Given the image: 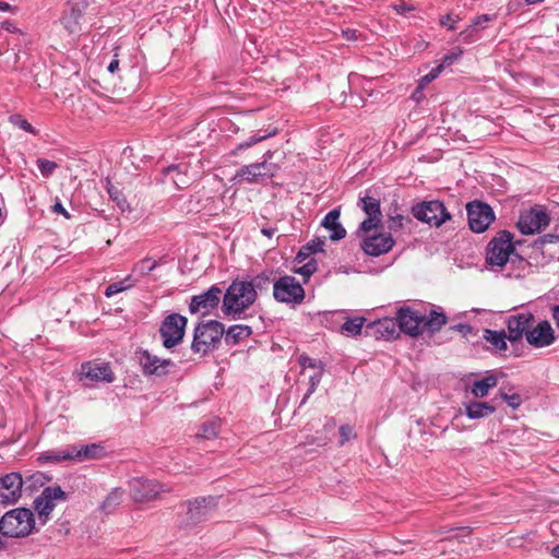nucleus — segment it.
<instances>
[{"label":"nucleus","mask_w":559,"mask_h":559,"mask_svg":"<svg viewBox=\"0 0 559 559\" xmlns=\"http://www.w3.org/2000/svg\"><path fill=\"white\" fill-rule=\"evenodd\" d=\"M257 299V293L248 282L236 281L226 290L223 298V311L227 314H239Z\"/></svg>","instance_id":"1"},{"label":"nucleus","mask_w":559,"mask_h":559,"mask_svg":"<svg viewBox=\"0 0 559 559\" xmlns=\"http://www.w3.org/2000/svg\"><path fill=\"white\" fill-rule=\"evenodd\" d=\"M224 332L223 324L217 321L198 324L194 329L192 350L200 355L213 352L219 345Z\"/></svg>","instance_id":"2"},{"label":"nucleus","mask_w":559,"mask_h":559,"mask_svg":"<svg viewBox=\"0 0 559 559\" xmlns=\"http://www.w3.org/2000/svg\"><path fill=\"white\" fill-rule=\"evenodd\" d=\"M35 520L31 510L14 509L1 518L0 532L10 537H24L32 532Z\"/></svg>","instance_id":"3"},{"label":"nucleus","mask_w":559,"mask_h":559,"mask_svg":"<svg viewBox=\"0 0 559 559\" xmlns=\"http://www.w3.org/2000/svg\"><path fill=\"white\" fill-rule=\"evenodd\" d=\"M514 253L515 249L512 234L510 231L502 230L489 241L486 252V262L491 267L501 269Z\"/></svg>","instance_id":"4"},{"label":"nucleus","mask_w":559,"mask_h":559,"mask_svg":"<svg viewBox=\"0 0 559 559\" xmlns=\"http://www.w3.org/2000/svg\"><path fill=\"white\" fill-rule=\"evenodd\" d=\"M130 496L135 502H150L168 492L169 488L156 480L134 478L130 481Z\"/></svg>","instance_id":"5"},{"label":"nucleus","mask_w":559,"mask_h":559,"mask_svg":"<svg viewBox=\"0 0 559 559\" xmlns=\"http://www.w3.org/2000/svg\"><path fill=\"white\" fill-rule=\"evenodd\" d=\"M187 325V318L178 313L167 316L159 329L163 338V345L166 348H171L179 344L185 335Z\"/></svg>","instance_id":"6"},{"label":"nucleus","mask_w":559,"mask_h":559,"mask_svg":"<svg viewBox=\"0 0 559 559\" xmlns=\"http://www.w3.org/2000/svg\"><path fill=\"white\" fill-rule=\"evenodd\" d=\"M271 157L272 153L269 151L265 153V159L262 163L242 166L235 175L234 180L236 182H241L242 180L249 182H258L260 180L273 177L277 171V166L267 162V159Z\"/></svg>","instance_id":"7"},{"label":"nucleus","mask_w":559,"mask_h":559,"mask_svg":"<svg viewBox=\"0 0 559 559\" xmlns=\"http://www.w3.org/2000/svg\"><path fill=\"white\" fill-rule=\"evenodd\" d=\"M273 295L280 302L300 304L305 298V290L295 277L283 276L274 283Z\"/></svg>","instance_id":"8"},{"label":"nucleus","mask_w":559,"mask_h":559,"mask_svg":"<svg viewBox=\"0 0 559 559\" xmlns=\"http://www.w3.org/2000/svg\"><path fill=\"white\" fill-rule=\"evenodd\" d=\"M413 215L421 222L439 227L450 219V214L439 201H428L417 204L412 210Z\"/></svg>","instance_id":"9"},{"label":"nucleus","mask_w":559,"mask_h":559,"mask_svg":"<svg viewBox=\"0 0 559 559\" xmlns=\"http://www.w3.org/2000/svg\"><path fill=\"white\" fill-rule=\"evenodd\" d=\"M468 225L475 233L485 231L495 219L492 209L481 202H472L467 205Z\"/></svg>","instance_id":"10"},{"label":"nucleus","mask_w":559,"mask_h":559,"mask_svg":"<svg viewBox=\"0 0 559 559\" xmlns=\"http://www.w3.org/2000/svg\"><path fill=\"white\" fill-rule=\"evenodd\" d=\"M549 224V217L542 209H530L521 213L518 222L520 231L531 235L540 231Z\"/></svg>","instance_id":"11"},{"label":"nucleus","mask_w":559,"mask_h":559,"mask_svg":"<svg viewBox=\"0 0 559 559\" xmlns=\"http://www.w3.org/2000/svg\"><path fill=\"white\" fill-rule=\"evenodd\" d=\"M138 360L145 376H166L169 368L174 366L170 359H162L147 350L138 354Z\"/></svg>","instance_id":"12"},{"label":"nucleus","mask_w":559,"mask_h":559,"mask_svg":"<svg viewBox=\"0 0 559 559\" xmlns=\"http://www.w3.org/2000/svg\"><path fill=\"white\" fill-rule=\"evenodd\" d=\"M358 205L366 214V218L361 222L359 229L365 234L376 229L382 219L379 200L371 197L360 198Z\"/></svg>","instance_id":"13"},{"label":"nucleus","mask_w":559,"mask_h":559,"mask_svg":"<svg viewBox=\"0 0 559 559\" xmlns=\"http://www.w3.org/2000/svg\"><path fill=\"white\" fill-rule=\"evenodd\" d=\"M23 480L19 473H10L0 478V503L12 504L21 497Z\"/></svg>","instance_id":"14"},{"label":"nucleus","mask_w":559,"mask_h":559,"mask_svg":"<svg viewBox=\"0 0 559 559\" xmlns=\"http://www.w3.org/2000/svg\"><path fill=\"white\" fill-rule=\"evenodd\" d=\"M63 500H66V492L59 486H53L45 488L35 499L34 504L39 516L46 519L55 509L56 503Z\"/></svg>","instance_id":"15"},{"label":"nucleus","mask_w":559,"mask_h":559,"mask_svg":"<svg viewBox=\"0 0 559 559\" xmlns=\"http://www.w3.org/2000/svg\"><path fill=\"white\" fill-rule=\"evenodd\" d=\"M393 246L394 240L388 233L367 235L361 243L365 253L372 257H379L389 252Z\"/></svg>","instance_id":"16"},{"label":"nucleus","mask_w":559,"mask_h":559,"mask_svg":"<svg viewBox=\"0 0 559 559\" xmlns=\"http://www.w3.org/2000/svg\"><path fill=\"white\" fill-rule=\"evenodd\" d=\"M221 289L217 287H211L206 293L194 296L190 304V311L192 313L200 312L202 316H206L214 309L221 300Z\"/></svg>","instance_id":"17"},{"label":"nucleus","mask_w":559,"mask_h":559,"mask_svg":"<svg viewBox=\"0 0 559 559\" xmlns=\"http://www.w3.org/2000/svg\"><path fill=\"white\" fill-rule=\"evenodd\" d=\"M526 341L537 348L551 345L555 342V335L550 323L540 321L536 326L526 331Z\"/></svg>","instance_id":"18"},{"label":"nucleus","mask_w":559,"mask_h":559,"mask_svg":"<svg viewBox=\"0 0 559 559\" xmlns=\"http://www.w3.org/2000/svg\"><path fill=\"white\" fill-rule=\"evenodd\" d=\"M87 7V0H71L70 12L66 13L61 22L70 34H76L82 29L83 11Z\"/></svg>","instance_id":"19"},{"label":"nucleus","mask_w":559,"mask_h":559,"mask_svg":"<svg viewBox=\"0 0 559 559\" xmlns=\"http://www.w3.org/2000/svg\"><path fill=\"white\" fill-rule=\"evenodd\" d=\"M81 379H87L92 382H112L114 373L108 365L106 364H96V362H85L81 366L80 370Z\"/></svg>","instance_id":"20"},{"label":"nucleus","mask_w":559,"mask_h":559,"mask_svg":"<svg viewBox=\"0 0 559 559\" xmlns=\"http://www.w3.org/2000/svg\"><path fill=\"white\" fill-rule=\"evenodd\" d=\"M397 321L400 329L412 336H417L423 332L424 316L411 309H401L397 313Z\"/></svg>","instance_id":"21"},{"label":"nucleus","mask_w":559,"mask_h":559,"mask_svg":"<svg viewBox=\"0 0 559 559\" xmlns=\"http://www.w3.org/2000/svg\"><path fill=\"white\" fill-rule=\"evenodd\" d=\"M532 320L533 314L530 312H521L511 316L507 322L509 340L512 342L521 340L523 334H526V331H528V325Z\"/></svg>","instance_id":"22"},{"label":"nucleus","mask_w":559,"mask_h":559,"mask_svg":"<svg viewBox=\"0 0 559 559\" xmlns=\"http://www.w3.org/2000/svg\"><path fill=\"white\" fill-rule=\"evenodd\" d=\"M340 209H334L330 211L323 218L321 225L330 231V239L333 241H337L343 239L346 236V230L340 223Z\"/></svg>","instance_id":"23"},{"label":"nucleus","mask_w":559,"mask_h":559,"mask_svg":"<svg viewBox=\"0 0 559 559\" xmlns=\"http://www.w3.org/2000/svg\"><path fill=\"white\" fill-rule=\"evenodd\" d=\"M209 514L206 500H194L189 502L187 511V525H194L203 521Z\"/></svg>","instance_id":"24"},{"label":"nucleus","mask_w":559,"mask_h":559,"mask_svg":"<svg viewBox=\"0 0 559 559\" xmlns=\"http://www.w3.org/2000/svg\"><path fill=\"white\" fill-rule=\"evenodd\" d=\"M496 408L485 402H469L465 405V414L471 419H479L495 413Z\"/></svg>","instance_id":"25"},{"label":"nucleus","mask_w":559,"mask_h":559,"mask_svg":"<svg viewBox=\"0 0 559 559\" xmlns=\"http://www.w3.org/2000/svg\"><path fill=\"white\" fill-rule=\"evenodd\" d=\"M498 384V379L495 374H488L485 378L474 382L471 393L476 399H481L488 395L489 390Z\"/></svg>","instance_id":"26"},{"label":"nucleus","mask_w":559,"mask_h":559,"mask_svg":"<svg viewBox=\"0 0 559 559\" xmlns=\"http://www.w3.org/2000/svg\"><path fill=\"white\" fill-rule=\"evenodd\" d=\"M447 323V317L443 312L431 310L428 317L424 316L423 330L431 332L439 331Z\"/></svg>","instance_id":"27"},{"label":"nucleus","mask_w":559,"mask_h":559,"mask_svg":"<svg viewBox=\"0 0 559 559\" xmlns=\"http://www.w3.org/2000/svg\"><path fill=\"white\" fill-rule=\"evenodd\" d=\"M123 499V490L121 488H114L100 504L102 511L106 513L112 512Z\"/></svg>","instance_id":"28"},{"label":"nucleus","mask_w":559,"mask_h":559,"mask_svg":"<svg viewBox=\"0 0 559 559\" xmlns=\"http://www.w3.org/2000/svg\"><path fill=\"white\" fill-rule=\"evenodd\" d=\"M484 338L492 346L493 349H507L506 335L503 332H497L487 329L484 331Z\"/></svg>","instance_id":"29"},{"label":"nucleus","mask_w":559,"mask_h":559,"mask_svg":"<svg viewBox=\"0 0 559 559\" xmlns=\"http://www.w3.org/2000/svg\"><path fill=\"white\" fill-rule=\"evenodd\" d=\"M81 453V462L100 459L104 455V449L102 445L93 443V444H82L80 445Z\"/></svg>","instance_id":"30"},{"label":"nucleus","mask_w":559,"mask_h":559,"mask_svg":"<svg viewBox=\"0 0 559 559\" xmlns=\"http://www.w3.org/2000/svg\"><path fill=\"white\" fill-rule=\"evenodd\" d=\"M251 329L247 325H234L226 333V342L236 344L239 341L249 337Z\"/></svg>","instance_id":"31"},{"label":"nucleus","mask_w":559,"mask_h":559,"mask_svg":"<svg viewBox=\"0 0 559 559\" xmlns=\"http://www.w3.org/2000/svg\"><path fill=\"white\" fill-rule=\"evenodd\" d=\"M364 323L365 318L361 317L348 319L347 321L344 322V324L341 328L342 333L347 336H356L360 334Z\"/></svg>","instance_id":"32"},{"label":"nucleus","mask_w":559,"mask_h":559,"mask_svg":"<svg viewBox=\"0 0 559 559\" xmlns=\"http://www.w3.org/2000/svg\"><path fill=\"white\" fill-rule=\"evenodd\" d=\"M134 283H135V281H133L131 278V276H127L124 280H122L120 282L112 283L109 286H107V288L105 290V296L108 298L112 297L114 295H116L118 293H121L123 290H127V289L133 287Z\"/></svg>","instance_id":"33"},{"label":"nucleus","mask_w":559,"mask_h":559,"mask_svg":"<svg viewBox=\"0 0 559 559\" xmlns=\"http://www.w3.org/2000/svg\"><path fill=\"white\" fill-rule=\"evenodd\" d=\"M37 167L40 171V175L44 178H49L53 175V173L58 169V164L56 162L46 159V158H38L36 160Z\"/></svg>","instance_id":"34"},{"label":"nucleus","mask_w":559,"mask_h":559,"mask_svg":"<svg viewBox=\"0 0 559 559\" xmlns=\"http://www.w3.org/2000/svg\"><path fill=\"white\" fill-rule=\"evenodd\" d=\"M322 373H323V367L311 371V373L309 374V389L304 397V401L306 399H308L316 391L318 384L321 381Z\"/></svg>","instance_id":"35"},{"label":"nucleus","mask_w":559,"mask_h":559,"mask_svg":"<svg viewBox=\"0 0 559 559\" xmlns=\"http://www.w3.org/2000/svg\"><path fill=\"white\" fill-rule=\"evenodd\" d=\"M156 261L150 258H145L134 265L133 272H136L140 275H146L150 272H152L156 267Z\"/></svg>","instance_id":"36"},{"label":"nucleus","mask_w":559,"mask_h":559,"mask_svg":"<svg viewBox=\"0 0 559 559\" xmlns=\"http://www.w3.org/2000/svg\"><path fill=\"white\" fill-rule=\"evenodd\" d=\"M218 432V426L215 421H211L207 424H204L200 431L198 432L197 437L202 439H213L217 436Z\"/></svg>","instance_id":"37"},{"label":"nucleus","mask_w":559,"mask_h":559,"mask_svg":"<svg viewBox=\"0 0 559 559\" xmlns=\"http://www.w3.org/2000/svg\"><path fill=\"white\" fill-rule=\"evenodd\" d=\"M322 246H323L322 241H318V242L313 241L311 243H308L305 248H302L299 251V253L297 255V260L300 263L304 262L310 253L322 251Z\"/></svg>","instance_id":"38"},{"label":"nucleus","mask_w":559,"mask_h":559,"mask_svg":"<svg viewBox=\"0 0 559 559\" xmlns=\"http://www.w3.org/2000/svg\"><path fill=\"white\" fill-rule=\"evenodd\" d=\"M61 459L64 461L81 463L80 445L73 444L66 449H62Z\"/></svg>","instance_id":"39"},{"label":"nucleus","mask_w":559,"mask_h":559,"mask_svg":"<svg viewBox=\"0 0 559 559\" xmlns=\"http://www.w3.org/2000/svg\"><path fill=\"white\" fill-rule=\"evenodd\" d=\"M298 361H299V365L302 368L304 372H306L308 369L310 371H313V370H316L318 368L323 367L321 361L312 359V358H310V357H308L306 355L299 356Z\"/></svg>","instance_id":"40"},{"label":"nucleus","mask_w":559,"mask_h":559,"mask_svg":"<svg viewBox=\"0 0 559 559\" xmlns=\"http://www.w3.org/2000/svg\"><path fill=\"white\" fill-rule=\"evenodd\" d=\"M61 455H62V450H51V451H47V452L40 454L38 460L44 463L64 462V460L61 459Z\"/></svg>","instance_id":"41"},{"label":"nucleus","mask_w":559,"mask_h":559,"mask_svg":"<svg viewBox=\"0 0 559 559\" xmlns=\"http://www.w3.org/2000/svg\"><path fill=\"white\" fill-rule=\"evenodd\" d=\"M248 284L251 285V287H253V289L257 293L258 290L267 288L270 284V278L265 273H261L253 277L251 282H248Z\"/></svg>","instance_id":"42"},{"label":"nucleus","mask_w":559,"mask_h":559,"mask_svg":"<svg viewBox=\"0 0 559 559\" xmlns=\"http://www.w3.org/2000/svg\"><path fill=\"white\" fill-rule=\"evenodd\" d=\"M443 71V64H439L433 68L428 74L424 75L419 81V88H424L426 85L431 83L439 74Z\"/></svg>","instance_id":"43"},{"label":"nucleus","mask_w":559,"mask_h":559,"mask_svg":"<svg viewBox=\"0 0 559 559\" xmlns=\"http://www.w3.org/2000/svg\"><path fill=\"white\" fill-rule=\"evenodd\" d=\"M10 120L13 124H15L16 127H19L22 130H24L28 133H33V134L36 133L35 129L32 127V124L27 120L23 119L21 116H12L10 118Z\"/></svg>","instance_id":"44"},{"label":"nucleus","mask_w":559,"mask_h":559,"mask_svg":"<svg viewBox=\"0 0 559 559\" xmlns=\"http://www.w3.org/2000/svg\"><path fill=\"white\" fill-rule=\"evenodd\" d=\"M340 444L343 445L345 442L354 439L356 437V433L354 431V428L349 425H343L340 427Z\"/></svg>","instance_id":"45"},{"label":"nucleus","mask_w":559,"mask_h":559,"mask_svg":"<svg viewBox=\"0 0 559 559\" xmlns=\"http://www.w3.org/2000/svg\"><path fill=\"white\" fill-rule=\"evenodd\" d=\"M314 261L306 262L302 266L295 270V273L302 275L306 280H308L316 271Z\"/></svg>","instance_id":"46"},{"label":"nucleus","mask_w":559,"mask_h":559,"mask_svg":"<svg viewBox=\"0 0 559 559\" xmlns=\"http://www.w3.org/2000/svg\"><path fill=\"white\" fill-rule=\"evenodd\" d=\"M462 53H463V50L460 48H456V49L450 51L449 53H447L443 57L441 64H443V68L451 66L454 61H456L462 56Z\"/></svg>","instance_id":"47"},{"label":"nucleus","mask_w":559,"mask_h":559,"mask_svg":"<svg viewBox=\"0 0 559 559\" xmlns=\"http://www.w3.org/2000/svg\"><path fill=\"white\" fill-rule=\"evenodd\" d=\"M271 134L272 133H267V134H264V135H261V136L253 135V136L250 138L249 141L240 143L237 146L236 151H241V150L249 148L250 146L261 142L262 140H264L266 138H269Z\"/></svg>","instance_id":"48"},{"label":"nucleus","mask_w":559,"mask_h":559,"mask_svg":"<svg viewBox=\"0 0 559 559\" xmlns=\"http://www.w3.org/2000/svg\"><path fill=\"white\" fill-rule=\"evenodd\" d=\"M501 396L512 408H518L522 403V399L519 394L501 393Z\"/></svg>","instance_id":"49"},{"label":"nucleus","mask_w":559,"mask_h":559,"mask_svg":"<svg viewBox=\"0 0 559 559\" xmlns=\"http://www.w3.org/2000/svg\"><path fill=\"white\" fill-rule=\"evenodd\" d=\"M490 21H492V16L483 14L477 16L471 25L474 26L476 31H478L479 27H485V24Z\"/></svg>","instance_id":"50"},{"label":"nucleus","mask_w":559,"mask_h":559,"mask_svg":"<svg viewBox=\"0 0 559 559\" xmlns=\"http://www.w3.org/2000/svg\"><path fill=\"white\" fill-rule=\"evenodd\" d=\"M404 217L402 215L391 216L389 219V228L396 230L403 227Z\"/></svg>","instance_id":"51"},{"label":"nucleus","mask_w":559,"mask_h":559,"mask_svg":"<svg viewBox=\"0 0 559 559\" xmlns=\"http://www.w3.org/2000/svg\"><path fill=\"white\" fill-rule=\"evenodd\" d=\"M477 31L474 28V26L469 25L466 29L460 33V37L465 43H471L474 40V35Z\"/></svg>","instance_id":"52"},{"label":"nucleus","mask_w":559,"mask_h":559,"mask_svg":"<svg viewBox=\"0 0 559 559\" xmlns=\"http://www.w3.org/2000/svg\"><path fill=\"white\" fill-rule=\"evenodd\" d=\"M459 17H454L451 14H448L441 19V25L447 26L449 29L455 28V23L457 22Z\"/></svg>","instance_id":"53"},{"label":"nucleus","mask_w":559,"mask_h":559,"mask_svg":"<svg viewBox=\"0 0 559 559\" xmlns=\"http://www.w3.org/2000/svg\"><path fill=\"white\" fill-rule=\"evenodd\" d=\"M52 211L57 214L63 215L66 218H70L69 212L63 207V205L60 202H56L52 206Z\"/></svg>","instance_id":"54"},{"label":"nucleus","mask_w":559,"mask_h":559,"mask_svg":"<svg viewBox=\"0 0 559 559\" xmlns=\"http://www.w3.org/2000/svg\"><path fill=\"white\" fill-rule=\"evenodd\" d=\"M452 330H455L464 335H467L472 332V328L467 324H457L451 328Z\"/></svg>","instance_id":"55"},{"label":"nucleus","mask_w":559,"mask_h":559,"mask_svg":"<svg viewBox=\"0 0 559 559\" xmlns=\"http://www.w3.org/2000/svg\"><path fill=\"white\" fill-rule=\"evenodd\" d=\"M459 533L453 536V538L461 540L463 537L468 536L471 533V530L468 527H462L457 530Z\"/></svg>","instance_id":"56"},{"label":"nucleus","mask_w":559,"mask_h":559,"mask_svg":"<svg viewBox=\"0 0 559 559\" xmlns=\"http://www.w3.org/2000/svg\"><path fill=\"white\" fill-rule=\"evenodd\" d=\"M343 35L347 40H356L357 32L355 29H345L343 31Z\"/></svg>","instance_id":"57"},{"label":"nucleus","mask_w":559,"mask_h":559,"mask_svg":"<svg viewBox=\"0 0 559 559\" xmlns=\"http://www.w3.org/2000/svg\"><path fill=\"white\" fill-rule=\"evenodd\" d=\"M119 68V60L117 58L112 59L108 64L107 69L110 73H115Z\"/></svg>","instance_id":"58"},{"label":"nucleus","mask_w":559,"mask_h":559,"mask_svg":"<svg viewBox=\"0 0 559 559\" xmlns=\"http://www.w3.org/2000/svg\"><path fill=\"white\" fill-rule=\"evenodd\" d=\"M394 9L399 12V13H404L408 10H411V8H408L405 3H402V4H397L394 7Z\"/></svg>","instance_id":"59"},{"label":"nucleus","mask_w":559,"mask_h":559,"mask_svg":"<svg viewBox=\"0 0 559 559\" xmlns=\"http://www.w3.org/2000/svg\"><path fill=\"white\" fill-rule=\"evenodd\" d=\"M552 316L557 326L559 328V305L554 308Z\"/></svg>","instance_id":"60"},{"label":"nucleus","mask_w":559,"mask_h":559,"mask_svg":"<svg viewBox=\"0 0 559 559\" xmlns=\"http://www.w3.org/2000/svg\"><path fill=\"white\" fill-rule=\"evenodd\" d=\"M174 182L176 183L177 187L179 188H182L183 186H186L188 182L186 180H182L180 178H174Z\"/></svg>","instance_id":"61"},{"label":"nucleus","mask_w":559,"mask_h":559,"mask_svg":"<svg viewBox=\"0 0 559 559\" xmlns=\"http://www.w3.org/2000/svg\"><path fill=\"white\" fill-rule=\"evenodd\" d=\"M551 555L552 557L559 559V545L551 548Z\"/></svg>","instance_id":"62"},{"label":"nucleus","mask_w":559,"mask_h":559,"mask_svg":"<svg viewBox=\"0 0 559 559\" xmlns=\"http://www.w3.org/2000/svg\"><path fill=\"white\" fill-rule=\"evenodd\" d=\"M10 9V4L4 1H0V11H8Z\"/></svg>","instance_id":"63"},{"label":"nucleus","mask_w":559,"mask_h":559,"mask_svg":"<svg viewBox=\"0 0 559 559\" xmlns=\"http://www.w3.org/2000/svg\"><path fill=\"white\" fill-rule=\"evenodd\" d=\"M273 233H274L273 229H266V228L262 229V234L267 236V237H271L273 235Z\"/></svg>","instance_id":"64"}]
</instances>
